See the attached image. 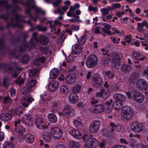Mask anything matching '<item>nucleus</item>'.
I'll return each instance as SVG.
<instances>
[{
    "label": "nucleus",
    "instance_id": "33",
    "mask_svg": "<svg viewBox=\"0 0 148 148\" xmlns=\"http://www.w3.org/2000/svg\"><path fill=\"white\" fill-rule=\"evenodd\" d=\"M45 60V58L44 57L40 58H37L36 59L34 62V64L36 66L44 62Z\"/></svg>",
    "mask_w": 148,
    "mask_h": 148
},
{
    "label": "nucleus",
    "instance_id": "17",
    "mask_svg": "<svg viewBox=\"0 0 148 148\" xmlns=\"http://www.w3.org/2000/svg\"><path fill=\"white\" fill-rule=\"evenodd\" d=\"M12 117V115L8 113H3L0 115V120L5 122L11 120Z\"/></svg>",
    "mask_w": 148,
    "mask_h": 148
},
{
    "label": "nucleus",
    "instance_id": "37",
    "mask_svg": "<svg viewBox=\"0 0 148 148\" xmlns=\"http://www.w3.org/2000/svg\"><path fill=\"white\" fill-rule=\"evenodd\" d=\"M68 6L64 5L62 8V11L59 8L57 10L55 11L54 12V13L56 14L57 12H58L60 14L62 15L64 14V12L68 10Z\"/></svg>",
    "mask_w": 148,
    "mask_h": 148
},
{
    "label": "nucleus",
    "instance_id": "13",
    "mask_svg": "<svg viewBox=\"0 0 148 148\" xmlns=\"http://www.w3.org/2000/svg\"><path fill=\"white\" fill-rule=\"evenodd\" d=\"M69 132L71 136L76 139L79 140L82 137V133L75 129H73L70 130Z\"/></svg>",
    "mask_w": 148,
    "mask_h": 148
},
{
    "label": "nucleus",
    "instance_id": "19",
    "mask_svg": "<svg viewBox=\"0 0 148 148\" xmlns=\"http://www.w3.org/2000/svg\"><path fill=\"white\" fill-rule=\"evenodd\" d=\"M69 99L71 102L74 103H76L77 101L78 98L75 93L71 92L69 95Z\"/></svg>",
    "mask_w": 148,
    "mask_h": 148
},
{
    "label": "nucleus",
    "instance_id": "48",
    "mask_svg": "<svg viewBox=\"0 0 148 148\" xmlns=\"http://www.w3.org/2000/svg\"><path fill=\"white\" fill-rule=\"evenodd\" d=\"M39 144L41 147H42V148H51V147L48 144L44 143L42 140L40 141Z\"/></svg>",
    "mask_w": 148,
    "mask_h": 148
},
{
    "label": "nucleus",
    "instance_id": "5",
    "mask_svg": "<svg viewBox=\"0 0 148 148\" xmlns=\"http://www.w3.org/2000/svg\"><path fill=\"white\" fill-rule=\"evenodd\" d=\"M62 134V130L59 127H52L51 129L50 135L52 137L58 138L61 137Z\"/></svg>",
    "mask_w": 148,
    "mask_h": 148
},
{
    "label": "nucleus",
    "instance_id": "35",
    "mask_svg": "<svg viewBox=\"0 0 148 148\" xmlns=\"http://www.w3.org/2000/svg\"><path fill=\"white\" fill-rule=\"evenodd\" d=\"M15 131L16 133L21 134L24 133L25 132V130L23 126L20 125L15 129Z\"/></svg>",
    "mask_w": 148,
    "mask_h": 148
},
{
    "label": "nucleus",
    "instance_id": "23",
    "mask_svg": "<svg viewBox=\"0 0 148 148\" xmlns=\"http://www.w3.org/2000/svg\"><path fill=\"white\" fill-rule=\"evenodd\" d=\"M24 138L26 141L29 143H32L34 140V136L29 133L25 134Z\"/></svg>",
    "mask_w": 148,
    "mask_h": 148
},
{
    "label": "nucleus",
    "instance_id": "63",
    "mask_svg": "<svg viewBox=\"0 0 148 148\" xmlns=\"http://www.w3.org/2000/svg\"><path fill=\"white\" fill-rule=\"evenodd\" d=\"M16 90L14 88H12L11 89L10 91V94L12 97H14L16 94Z\"/></svg>",
    "mask_w": 148,
    "mask_h": 148
},
{
    "label": "nucleus",
    "instance_id": "12",
    "mask_svg": "<svg viewBox=\"0 0 148 148\" xmlns=\"http://www.w3.org/2000/svg\"><path fill=\"white\" fill-rule=\"evenodd\" d=\"M136 84L137 87L139 89H144L146 90L148 88L147 84L144 79L138 80L136 82Z\"/></svg>",
    "mask_w": 148,
    "mask_h": 148
},
{
    "label": "nucleus",
    "instance_id": "21",
    "mask_svg": "<svg viewBox=\"0 0 148 148\" xmlns=\"http://www.w3.org/2000/svg\"><path fill=\"white\" fill-rule=\"evenodd\" d=\"M72 51L73 53L75 54H79L82 51L81 46L78 44H75L72 46Z\"/></svg>",
    "mask_w": 148,
    "mask_h": 148
},
{
    "label": "nucleus",
    "instance_id": "55",
    "mask_svg": "<svg viewBox=\"0 0 148 148\" xmlns=\"http://www.w3.org/2000/svg\"><path fill=\"white\" fill-rule=\"evenodd\" d=\"M71 144L72 146L71 148H80L79 143H78L72 142Z\"/></svg>",
    "mask_w": 148,
    "mask_h": 148
},
{
    "label": "nucleus",
    "instance_id": "41",
    "mask_svg": "<svg viewBox=\"0 0 148 148\" xmlns=\"http://www.w3.org/2000/svg\"><path fill=\"white\" fill-rule=\"evenodd\" d=\"M38 72V70L36 69H32L29 70V76L30 77L34 76Z\"/></svg>",
    "mask_w": 148,
    "mask_h": 148
},
{
    "label": "nucleus",
    "instance_id": "36",
    "mask_svg": "<svg viewBox=\"0 0 148 148\" xmlns=\"http://www.w3.org/2000/svg\"><path fill=\"white\" fill-rule=\"evenodd\" d=\"M12 112L14 115L18 116H21V115L23 114V112L21 110V107H20L16 108L13 110Z\"/></svg>",
    "mask_w": 148,
    "mask_h": 148
},
{
    "label": "nucleus",
    "instance_id": "45",
    "mask_svg": "<svg viewBox=\"0 0 148 148\" xmlns=\"http://www.w3.org/2000/svg\"><path fill=\"white\" fill-rule=\"evenodd\" d=\"M29 91H30L29 88H28L27 87H22L20 90L21 93L24 94L27 93Z\"/></svg>",
    "mask_w": 148,
    "mask_h": 148
},
{
    "label": "nucleus",
    "instance_id": "61",
    "mask_svg": "<svg viewBox=\"0 0 148 148\" xmlns=\"http://www.w3.org/2000/svg\"><path fill=\"white\" fill-rule=\"evenodd\" d=\"M24 82V79L21 78H18L16 81V82L19 85H21Z\"/></svg>",
    "mask_w": 148,
    "mask_h": 148
},
{
    "label": "nucleus",
    "instance_id": "50",
    "mask_svg": "<svg viewBox=\"0 0 148 148\" xmlns=\"http://www.w3.org/2000/svg\"><path fill=\"white\" fill-rule=\"evenodd\" d=\"M137 148H148V145H144L140 142L138 143L136 145Z\"/></svg>",
    "mask_w": 148,
    "mask_h": 148
},
{
    "label": "nucleus",
    "instance_id": "57",
    "mask_svg": "<svg viewBox=\"0 0 148 148\" xmlns=\"http://www.w3.org/2000/svg\"><path fill=\"white\" fill-rule=\"evenodd\" d=\"M29 60V57L27 56H25L23 58L22 62L23 64H25L28 62Z\"/></svg>",
    "mask_w": 148,
    "mask_h": 148
},
{
    "label": "nucleus",
    "instance_id": "18",
    "mask_svg": "<svg viewBox=\"0 0 148 148\" xmlns=\"http://www.w3.org/2000/svg\"><path fill=\"white\" fill-rule=\"evenodd\" d=\"M111 28V26L109 24H106L104 27L102 29V31L106 34L110 36H113L114 33L111 32L110 29Z\"/></svg>",
    "mask_w": 148,
    "mask_h": 148
},
{
    "label": "nucleus",
    "instance_id": "8",
    "mask_svg": "<svg viewBox=\"0 0 148 148\" xmlns=\"http://www.w3.org/2000/svg\"><path fill=\"white\" fill-rule=\"evenodd\" d=\"M39 104L40 106L47 104L51 98V95L47 93H44L40 95Z\"/></svg>",
    "mask_w": 148,
    "mask_h": 148
},
{
    "label": "nucleus",
    "instance_id": "7",
    "mask_svg": "<svg viewBox=\"0 0 148 148\" xmlns=\"http://www.w3.org/2000/svg\"><path fill=\"white\" fill-rule=\"evenodd\" d=\"M89 110L92 113L99 114L103 112L105 110L104 106L101 104H99L92 106L89 108Z\"/></svg>",
    "mask_w": 148,
    "mask_h": 148
},
{
    "label": "nucleus",
    "instance_id": "16",
    "mask_svg": "<svg viewBox=\"0 0 148 148\" xmlns=\"http://www.w3.org/2000/svg\"><path fill=\"white\" fill-rule=\"evenodd\" d=\"M34 101V99L32 97L23 98L21 101L22 106L25 108L28 107L29 105Z\"/></svg>",
    "mask_w": 148,
    "mask_h": 148
},
{
    "label": "nucleus",
    "instance_id": "47",
    "mask_svg": "<svg viewBox=\"0 0 148 148\" xmlns=\"http://www.w3.org/2000/svg\"><path fill=\"white\" fill-rule=\"evenodd\" d=\"M110 7L107 8H103L101 9V12L104 15H107L109 13V9Z\"/></svg>",
    "mask_w": 148,
    "mask_h": 148
},
{
    "label": "nucleus",
    "instance_id": "14",
    "mask_svg": "<svg viewBox=\"0 0 148 148\" xmlns=\"http://www.w3.org/2000/svg\"><path fill=\"white\" fill-rule=\"evenodd\" d=\"M92 81L93 84L95 86H100L102 82L101 77L99 75L95 74L93 75L92 78Z\"/></svg>",
    "mask_w": 148,
    "mask_h": 148
},
{
    "label": "nucleus",
    "instance_id": "46",
    "mask_svg": "<svg viewBox=\"0 0 148 148\" xmlns=\"http://www.w3.org/2000/svg\"><path fill=\"white\" fill-rule=\"evenodd\" d=\"M97 24L94 25L92 29H94L95 32L96 34H101V32L100 31L99 27L96 26Z\"/></svg>",
    "mask_w": 148,
    "mask_h": 148
},
{
    "label": "nucleus",
    "instance_id": "60",
    "mask_svg": "<svg viewBox=\"0 0 148 148\" xmlns=\"http://www.w3.org/2000/svg\"><path fill=\"white\" fill-rule=\"evenodd\" d=\"M146 23V21H143L142 23H138L137 24L138 26L140 28H142L145 25Z\"/></svg>",
    "mask_w": 148,
    "mask_h": 148
},
{
    "label": "nucleus",
    "instance_id": "52",
    "mask_svg": "<svg viewBox=\"0 0 148 148\" xmlns=\"http://www.w3.org/2000/svg\"><path fill=\"white\" fill-rule=\"evenodd\" d=\"M112 8L110 7V10H113L115 8H118L120 7V5L118 3L113 4L112 5Z\"/></svg>",
    "mask_w": 148,
    "mask_h": 148
},
{
    "label": "nucleus",
    "instance_id": "28",
    "mask_svg": "<svg viewBox=\"0 0 148 148\" xmlns=\"http://www.w3.org/2000/svg\"><path fill=\"white\" fill-rule=\"evenodd\" d=\"M122 102L115 101L112 105L113 108L117 110L120 109L121 106H122Z\"/></svg>",
    "mask_w": 148,
    "mask_h": 148
},
{
    "label": "nucleus",
    "instance_id": "31",
    "mask_svg": "<svg viewBox=\"0 0 148 148\" xmlns=\"http://www.w3.org/2000/svg\"><path fill=\"white\" fill-rule=\"evenodd\" d=\"M75 9L74 7H70L69 11L67 12V15L71 17L74 16H75Z\"/></svg>",
    "mask_w": 148,
    "mask_h": 148
},
{
    "label": "nucleus",
    "instance_id": "34",
    "mask_svg": "<svg viewBox=\"0 0 148 148\" xmlns=\"http://www.w3.org/2000/svg\"><path fill=\"white\" fill-rule=\"evenodd\" d=\"M48 119L51 122L55 123L57 121V117L54 114L50 113L47 115Z\"/></svg>",
    "mask_w": 148,
    "mask_h": 148
},
{
    "label": "nucleus",
    "instance_id": "40",
    "mask_svg": "<svg viewBox=\"0 0 148 148\" xmlns=\"http://www.w3.org/2000/svg\"><path fill=\"white\" fill-rule=\"evenodd\" d=\"M73 123L76 127L78 129H81L83 126L82 123L80 121L77 120H73Z\"/></svg>",
    "mask_w": 148,
    "mask_h": 148
},
{
    "label": "nucleus",
    "instance_id": "38",
    "mask_svg": "<svg viewBox=\"0 0 148 148\" xmlns=\"http://www.w3.org/2000/svg\"><path fill=\"white\" fill-rule=\"evenodd\" d=\"M40 43L42 45H46L48 42V38L44 36H41L39 39Z\"/></svg>",
    "mask_w": 148,
    "mask_h": 148
},
{
    "label": "nucleus",
    "instance_id": "1",
    "mask_svg": "<svg viewBox=\"0 0 148 148\" xmlns=\"http://www.w3.org/2000/svg\"><path fill=\"white\" fill-rule=\"evenodd\" d=\"M121 114L124 119L130 120L133 116L134 112L132 109L130 107L125 106L122 108Z\"/></svg>",
    "mask_w": 148,
    "mask_h": 148
},
{
    "label": "nucleus",
    "instance_id": "10",
    "mask_svg": "<svg viewBox=\"0 0 148 148\" xmlns=\"http://www.w3.org/2000/svg\"><path fill=\"white\" fill-rule=\"evenodd\" d=\"M101 123L99 121H96L92 123L90 125L89 130L90 132L95 133L98 130Z\"/></svg>",
    "mask_w": 148,
    "mask_h": 148
},
{
    "label": "nucleus",
    "instance_id": "42",
    "mask_svg": "<svg viewBox=\"0 0 148 148\" xmlns=\"http://www.w3.org/2000/svg\"><path fill=\"white\" fill-rule=\"evenodd\" d=\"M72 110V109L69 107H65L62 109V114L64 115L68 114L71 113Z\"/></svg>",
    "mask_w": 148,
    "mask_h": 148
},
{
    "label": "nucleus",
    "instance_id": "59",
    "mask_svg": "<svg viewBox=\"0 0 148 148\" xmlns=\"http://www.w3.org/2000/svg\"><path fill=\"white\" fill-rule=\"evenodd\" d=\"M114 32V34L115 33L118 34L119 35H121L120 32L116 28L113 27L111 29Z\"/></svg>",
    "mask_w": 148,
    "mask_h": 148
},
{
    "label": "nucleus",
    "instance_id": "24",
    "mask_svg": "<svg viewBox=\"0 0 148 148\" xmlns=\"http://www.w3.org/2000/svg\"><path fill=\"white\" fill-rule=\"evenodd\" d=\"M69 88L66 85H61L60 88V90L61 93L63 95H66L69 92Z\"/></svg>",
    "mask_w": 148,
    "mask_h": 148
},
{
    "label": "nucleus",
    "instance_id": "26",
    "mask_svg": "<svg viewBox=\"0 0 148 148\" xmlns=\"http://www.w3.org/2000/svg\"><path fill=\"white\" fill-rule=\"evenodd\" d=\"M36 82L35 80H32L29 81L26 84L27 87L29 88L30 91H32L33 90L34 88H33L34 86L36 84Z\"/></svg>",
    "mask_w": 148,
    "mask_h": 148
},
{
    "label": "nucleus",
    "instance_id": "22",
    "mask_svg": "<svg viewBox=\"0 0 148 148\" xmlns=\"http://www.w3.org/2000/svg\"><path fill=\"white\" fill-rule=\"evenodd\" d=\"M22 121L26 123H29L31 120V115L29 113L21 115L20 116Z\"/></svg>",
    "mask_w": 148,
    "mask_h": 148
},
{
    "label": "nucleus",
    "instance_id": "30",
    "mask_svg": "<svg viewBox=\"0 0 148 148\" xmlns=\"http://www.w3.org/2000/svg\"><path fill=\"white\" fill-rule=\"evenodd\" d=\"M113 97L116 100L115 101L122 102L124 99V97L122 94H116L114 95Z\"/></svg>",
    "mask_w": 148,
    "mask_h": 148
},
{
    "label": "nucleus",
    "instance_id": "20",
    "mask_svg": "<svg viewBox=\"0 0 148 148\" xmlns=\"http://www.w3.org/2000/svg\"><path fill=\"white\" fill-rule=\"evenodd\" d=\"M59 73L58 69L56 68L52 69L49 73V76L50 79H53L56 78Z\"/></svg>",
    "mask_w": 148,
    "mask_h": 148
},
{
    "label": "nucleus",
    "instance_id": "6",
    "mask_svg": "<svg viewBox=\"0 0 148 148\" xmlns=\"http://www.w3.org/2000/svg\"><path fill=\"white\" fill-rule=\"evenodd\" d=\"M121 56V55L120 54H116L113 58L112 64L114 68L119 69L121 67V64L120 62V57Z\"/></svg>",
    "mask_w": 148,
    "mask_h": 148
},
{
    "label": "nucleus",
    "instance_id": "44",
    "mask_svg": "<svg viewBox=\"0 0 148 148\" xmlns=\"http://www.w3.org/2000/svg\"><path fill=\"white\" fill-rule=\"evenodd\" d=\"M36 11L37 15H44L46 13V12L44 10H42L41 9L39 8H36Z\"/></svg>",
    "mask_w": 148,
    "mask_h": 148
},
{
    "label": "nucleus",
    "instance_id": "58",
    "mask_svg": "<svg viewBox=\"0 0 148 148\" xmlns=\"http://www.w3.org/2000/svg\"><path fill=\"white\" fill-rule=\"evenodd\" d=\"M105 141L104 140H103L99 142V146L100 148H105Z\"/></svg>",
    "mask_w": 148,
    "mask_h": 148
},
{
    "label": "nucleus",
    "instance_id": "25",
    "mask_svg": "<svg viewBox=\"0 0 148 148\" xmlns=\"http://www.w3.org/2000/svg\"><path fill=\"white\" fill-rule=\"evenodd\" d=\"M75 82V77L73 75H69L66 78V82L68 84H73Z\"/></svg>",
    "mask_w": 148,
    "mask_h": 148
},
{
    "label": "nucleus",
    "instance_id": "56",
    "mask_svg": "<svg viewBox=\"0 0 148 148\" xmlns=\"http://www.w3.org/2000/svg\"><path fill=\"white\" fill-rule=\"evenodd\" d=\"M12 102L10 99L8 97H6L3 99V103L4 104L10 103Z\"/></svg>",
    "mask_w": 148,
    "mask_h": 148
},
{
    "label": "nucleus",
    "instance_id": "27",
    "mask_svg": "<svg viewBox=\"0 0 148 148\" xmlns=\"http://www.w3.org/2000/svg\"><path fill=\"white\" fill-rule=\"evenodd\" d=\"M109 58L107 55L103 57L101 61V64L103 66H106L109 63Z\"/></svg>",
    "mask_w": 148,
    "mask_h": 148
},
{
    "label": "nucleus",
    "instance_id": "32",
    "mask_svg": "<svg viewBox=\"0 0 148 148\" xmlns=\"http://www.w3.org/2000/svg\"><path fill=\"white\" fill-rule=\"evenodd\" d=\"M14 145L11 142L6 141L4 143L3 145V148H14Z\"/></svg>",
    "mask_w": 148,
    "mask_h": 148
},
{
    "label": "nucleus",
    "instance_id": "51",
    "mask_svg": "<svg viewBox=\"0 0 148 148\" xmlns=\"http://www.w3.org/2000/svg\"><path fill=\"white\" fill-rule=\"evenodd\" d=\"M9 82L10 80L8 79H5L3 81V86L5 88H7L8 86Z\"/></svg>",
    "mask_w": 148,
    "mask_h": 148
},
{
    "label": "nucleus",
    "instance_id": "62",
    "mask_svg": "<svg viewBox=\"0 0 148 148\" xmlns=\"http://www.w3.org/2000/svg\"><path fill=\"white\" fill-rule=\"evenodd\" d=\"M5 138V134L3 132H0V141H3Z\"/></svg>",
    "mask_w": 148,
    "mask_h": 148
},
{
    "label": "nucleus",
    "instance_id": "15",
    "mask_svg": "<svg viewBox=\"0 0 148 148\" xmlns=\"http://www.w3.org/2000/svg\"><path fill=\"white\" fill-rule=\"evenodd\" d=\"M59 83L57 81L52 80L48 84V89L50 92H53L56 90L59 86Z\"/></svg>",
    "mask_w": 148,
    "mask_h": 148
},
{
    "label": "nucleus",
    "instance_id": "49",
    "mask_svg": "<svg viewBox=\"0 0 148 148\" xmlns=\"http://www.w3.org/2000/svg\"><path fill=\"white\" fill-rule=\"evenodd\" d=\"M19 73V70L18 69H16L14 71H13L11 75L12 77H16Z\"/></svg>",
    "mask_w": 148,
    "mask_h": 148
},
{
    "label": "nucleus",
    "instance_id": "4",
    "mask_svg": "<svg viewBox=\"0 0 148 148\" xmlns=\"http://www.w3.org/2000/svg\"><path fill=\"white\" fill-rule=\"evenodd\" d=\"M130 127L131 130L135 132H139L143 130L142 124L138 121L132 122L130 125Z\"/></svg>",
    "mask_w": 148,
    "mask_h": 148
},
{
    "label": "nucleus",
    "instance_id": "64",
    "mask_svg": "<svg viewBox=\"0 0 148 148\" xmlns=\"http://www.w3.org/2000/svg\"><path fill=\"white\" fill-rule=\"evenodd\" d=\"M44 139L46 142H49L51 139V136L49 135H46L44 136L43 137Z\"/></svg>",
    "mask_w": 148,
    "mask_h": 148
},
{
    "label": "nucleus",
    "instance_id": "3",
    "mask_svg": "<svg viewBox=\"0 0 148 148\" xmlns=\"http://www.w3.org/2000/svg\"><path fill=\"white\" fill-rule=\"evenodd\" d=\"M98 144V141L95 138H87L84 145L86 148H95Z\"/></svg>",
    "mask_w": 148,
    "mask_h": 148
},
{
    "label": "nucleus",
    "instance_id": "53",
    "mask_svg": "<svg viewBox=\"0 0 148 148\" xmlns=\"http://www.w3.org/2000/svg\"><path fill=\"white\" fill-rule=\"evenodd\" d=\"M73 91L75 92H78L80 89V86L79 85H77L73 87Z\"/></svg>",
    "mask_w": 148,
    "mask_h": 148
},
{
    "label": "nucleus",
    "instance_id": "43",
    "mask_svg": "<svg viewBox=\"0 0 148 148\" xmlns=\"http://www.w3.org/2000/svg\"><path fill=\"white\" fill-rule=\"evenodd\" d=\"M86 40V37L84 36L83 35L80 37L79 39H78V41L79 43L81 45H83L85 43Z\"/></svg>",
    "mask_w": 148,
    "mask_h": 148
},
{
    "label": "nucleus",
    "instance_id": "29",
    "mask_svg": "<svg viewBox=\"0 0 148 148\" xmlns=\"http://www.w3.org/2000/svg\"><path fill=\"white\" fill-rule=\"evenodd\" d=\"M133 57L138 60H142L144 59V57L138 52L134 51L133 53Z\"/></svg>",
    "mask_w": 148,
    "mask_h": 148
},
{
    "label": "nucleus",
    "instance_id": "9",
    "mask_svg": "<svg viewBox=\"0 0 148 148\" xmlns=\"http://www.w3.org/2000/svg\"><path fill=\"white\" fill-rule=\"evenodd\" d=\"M133 98L134 100L136 102L141 103L143 102L145 97L142 93L139 92H136L133 94Z\"/></svg>",
    "mask_w": 148,
    "mask_h": 148
},
{
    "label": "nucleus",
    "instance_id": "54",
    "mask_svg": "<svg viewBox=\"0 0 148 148\" xmlns=\"http://www.w3.org/2000/svg\"><path fill=\"white\" fill-rule=\"evenodd\" d=\"M115 129V130L118 132H124L125 131L124 127L120 125L116 126Z\"/></svg>",
    "mask_w": 148,
    "mask_h": 148
},
{
    "label": "nucleus",
    "instance_id": "11",
    "mask_svg": "<svg viewBox=\"0 0 148 148\" xmlns=\"http://www.w3.org/2000/svg\"><path fill=\"white\" fill-rule=\"evenodd\" d=\"M35 124L37 128L41 130H44L48 127L46 124L43 121L42 119L40 118H38L36 119Z\"/></svg>",
    "mask_w": 148,
    "mask_h": 148
},
{
    "label": "nucleus",
    "instance_id": "39",
    "mask_svg": "<svg viewBox=\"0 0 148 148\" xmlns=\"http://www.w3.org/2000/svg\"><path fill=\"white\" fill-rule=\"evenodd\" d=\"M101 98L105 99L108 98L110 92L107 90H105L104 89L101 90Z\"/></svg>",
    "mask_w": 148,
    "mask_h": 148
},
{
    "label": "nucleus",
    "instance_id": "2",
    "mask_svg": "<svg viewBox=\"0 0 148 148\" xmlns=\"http://www.w3.org/2000/svg\"><path fill=\"white\" fill-rule=\"evenodd\" d=\"M97 62V57L95 55H92L88 57L86 63L88 67L91 68L95 66Z\"/></svg>",
    "mask_w": 148,
    "mask_h": 148
}]
</instances>
